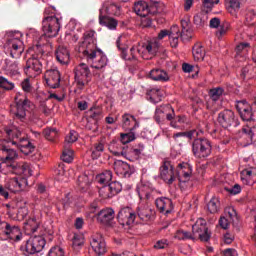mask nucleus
Masks as SVG:
<instances>
[{
    "mask_svg": "<svg viewBox=\"0 0 256 256\" xmlns=\"http://www.w3.org/2000/svg\"><path fill=\"white\" fill-rule=\"evenodd\" d=\"M97 32L86 30L82 36L83 41L78 47V52L84 55L87 63L93 69H103L107 67V56L97 48Z\"/></svg>",
    "mask_w": 256,
    "mask_h": 256,
    "instance_id": "1",
    "label": "nucleus"
},
{
    "mask_svg": "<svg viewBox=\"0 0 256 256\" xmlns=\"http://www.w3.org/2000/svg\"><path fill=\"white\" fill-rule=\"evenodd\" d=\"M11 147H13L11 140L4 139L0 146L1 169H7L8 173H12V175H29V165L25 162H15L19 155Z\"/></svg>",
    "mask_w": 256,
    "mask_h": 256,
    "instance_id": "2",
    "label": "nucleus"
},
{
    "mask_svg": "<svg viewBox=\"0 0 256 256\" xmlns=\"http://www.w3.org/2000/svg\"><path fill=\"white\" fill-rule=\"evenodd\" d=\"M199 133L196 130L189 132H178L173 135V139L177 140L178 137H188L194 139L192 142V153L197 159H207L211 155L212 146L207 138H196Z\"/></svg>",
    "mask_w": 256,
    "mask_h": 256,
    "instance_id": "3",
    "label": "nucleus"
},
{
    "mask_svg": "<svg viewBox=\"0 0 256 256\" xmlns=\"http://www.w3.org/2000/svg\"><path fill=\"white\" fill-rule=\"evenodd\" d=\"M34 50L35 54L26 61V66L24 68V73L27 77L31 78H35L43 73V62L41 60L43 59V55H45V51L41 47V44L36 45Z\"/></svg>",
    "mask_w": 256,
    "mask_h": 256,
    "instance_id": "4",
    "label": "nucleus"
},
{
    "mask_svg": "<svg viewBox=\"0 0 256 256\" xmlns=\"http://www.w3.org/2000/svg\"><path fill=\"white\" fill-rule=\"evenodd\" d=\"M45 247V238L43 236H34L30 238L24 246L20 247V251H22L23 255H35V253H41L43 248Z\"/></svg>",
    "mask_w": 256,
    "mask_h": 256,
    "instance_id": "5",
    "label": "nucleus"
},
{
    "mask_svg": "<svg viewBox=\"0 0 256 256\" xmlns=\"http://www.w3.org/2000/svg\"><path fill=\"white\" fill-rule=\"evenodd\" d=\"M135 218V212H133V210H131L129 207L120 209L117 215V220L120 226H116V229H118V231H121V229H124V231H129V229H131L135 223Z\"/></svg>",
    "mask_w": 256,
    "mask_h": 256,
    "instance_id": "6",
    "label": "nucleus"
},
{
    "mask_svg": "<svg viewBox=\"0 0 256 256\" xmlns=\"http://www.w3.org/2000/svg\"><path fill=\"white\" fill-rule=\"evenodd\" d=\"M61 29V23L59 22V18L55 16H47L42 21V31L44 33V37H57L59 35V31Z\"/></svg>",
    "mask_w": 256,
    "mask_h": 256,
    "instance_id": "7",
    "label": "nucleus"
},
{
    "mask_svg": "<svg viewBox=\"0 0 256 256\" xmlns=\"http://www.w3.org/2000/svg\"><path fill=\"white\" fill-rule=\"evenodd\" d=\"M15 103L16 111L14 112V117L15 119L24 121L27 117V111L33 107V103H31L26 96H23L20 93L16 94Z\"/></svg>",
    "mask_w": 256,
    "mask_h": 256,
    "instance_id": "8",
    "label": "nucleus"
},
{
    "mask_svg": "<svg viewBox=\"0 0 256 256\" xmlns=\"http://www.w3.org/2000/svg\"><path fill=\"white\" fill-rule=\"evenodd\" d=\"M75 82L79 89H85L89 82L91 81V71L87 64H79L75 70Z\"/></svg>",
    "mask_w": 256,
    "mask_h": 256,
    "instance_id": "9",
    "label": "nucleus"
},
{
    "mask_svg": "<svg viewBox=\"0 0 256 256\" xmlns=\"http://www.w3.org/2000/svg\"><path fill=\"white\" fill-rule=\"evenodd\" d=\"M4 131L11 145L19 147L20 150L25 149L26 147L31 145V142L29 140L25 139V137H21V131H19V129H17L16 127L5 128Z\"/></svg>",
    "mask_w": 256,
    "mask_h": 256,
    "instance_id": "10",
    "label": "nucleus"
},
{
    "mask_svg": "<svg viewBox=\"0 0 256 256\" xmlns=\"http://www.w3.org/2000/svg\"><path fill=\"white\" fill-rule=\"evenodd\" d=\"M192 233L194 239H200V241L205 243L211 239V233L209 232V228H207V221L203 218H199L192 226Z\"/></svg>",
    "mask_w": 256,
    "mask_h": 256,
    "instance_id": "11",
    "label": "nucleus"
},
{
    "mask_svg": "<svg viewBox=\"0 0 256 256\" xmlns=\"http://www.w3.org/2000/svg\"><path fill=\"white\" fill-rule=\"evenodd\" d=\"M218 123L224 129H229V127H238L239 120L235 117L233 111L224 110L218 114Z\"/></svg>",
    "mask_w": 256,
    "mask_h": 256,
    "instance_id": "12",
    "label": "nucleus"
},
{
    "mask_svg": "<svg viewBox=\"0 0 256 256\" xmlns=\"http://www.w3.org/2000/svg\"><path fill=\"white\" fill-rule=\"evenodd\" d=\"M236 109L243 121H254L253 108L251 104L245 100L238 101L236 104Z\"/></svg>",
    "mask_w": 256,
    "mask_h": 256,
    "instance_id": "13",
    "label": "nucleus"
},
{
    "mask_svg": "<svg viewBox=\"0 0 256 256\" xmlns=\"http://www.w3.org/2000/svg\"><path fill=\"white\" fill-rule=\"evenodd\" d=\"M113 219H115V211L112 208H106L98 213L97 220L102 225H107L108 227H113L114 231H119L117 226L113 224Z\"/></svg>",
    "mask_w": 256,
    "mask_h": 256,
    "instance_id": "14",
    "label": "nucleus"
},
{
    "mask_svg": "<svg viewBox=\"0 0 256 256\" xmlns=\"http://www.w3.org/2000/svg\"><path fill=\"white\" fill-rule=\"evenodd\" d=\"M160 177L168 185H173L175 181V167L171 165L170 161H164L163 165L160 167Z\"/></svg>",
    "mask_w": 256,
    "mask_h": 256,
    "instance_id": "15",
    "label": "nucleus"
},
{
    "mask_svg": "<svg viewBox=\"0 0 256 256\" xmlns=\"http://www.w3.org/2000/svg\"><path fill=\"white\" fill-rule=\"evenodd\" d=\"M133 10L139 17H147L149 14L155 15L157 13V6H151L149 8L147 2L138 1L134 3Z\"/></svg>",
    "mask_w": 256,
    "mask_h": 256,
    "instance_id": "16",
    "label": "nucleus"
},
{
    "mask_svg": "<svg viewBox=\"0 0 256 256\" xmlns=\"http://www.w3.org/2000/svg\"><path fill=\"white\" fill-rule=\"evenodd\" d=\"M7 44L10 48V55L12 59H19V57L23 55V51H25V46L23 45V41H21V39L10 38Z\"/></svg>",
    "mask_w": 256,
    "mask_h": 256,
    "instance_id": "17",
    "label": "nucleus"
},
{
    "mask_svg": "<svg viewBox=\"0 0 256 256\" xmlns=\"http://www.w3.org/2000/svg\"><path fill=\"white\" fill-rule=\"evenodd\" d=\"M114 171L116 175L120 177H124L125 179L131 177L132 174L135 173V167L127 164V162H123L118 160L114 162Z\"/></svg>",
    "mask_w": 256,
    "mask_h": 256,
    "instance_id": "18",
    "label": "nucleus"
},
{
    "mask_svg": "<svg viewBox=\"0 0 256 256\" xmlns=\"http://www.w3.org/2000/svg\"><path fill=\"white\" fill-rule=\"evenodd\" d=\"M90 245L97 256L107 253V244H105V239H103V235L101 234L94 235Z\"/></svg>",
    "mask_w": 256,
    "mask_h": 256,
    "instance_id": "19",
    "label": "nucleus"
},
{
    "mask_svg": "<svg viewBox=\"0 0 256 256\" xmlns=\"http://www.w3.org/2000/svg\"><path fill=\"white\" fill-rule=\"evenodd\" d=\"M45 81L51 89H57L61 85V73L59 70H47L45 73Z\"/></svg>",
    "mask_w": 256,
    "mask_h": 256,
    "instance_id": "20",
    "label": "nucleus"
},
{
    "mask_svg": "<svg viewBox=\"0 0 256 256\" xmlns=\"http://www.w3.org/2000/svg\"><path fill=\"white\" fill-rule=\"evenodd\" d=\"M176 175L179 183H187L191 179V175H193V169L188 163L179 164Z\"/></svg>",
    "mask_w": 256,
    "mask_h": 256,
    "instance_id": "21",
    "label": "nucleus"
},
{
    "mask_svg": "<svg viewBox=\"0 0 256 256\" xmlns=\"http://www.w3.org/2000/svg\"><path fill=\"white\" fill-rule=\"evenodd\" d=\"M156 207L160 213L169 215L173 211V201L167 197L156 199Z\"/></svg>",
    "mask_w": 256,
    "mask_h": 256,
    "instance_id": "22",
    "label": "nucleus"
},
{
    "mask_svg": "<svg viewBox=\"0 0 256 256\" xmlns=\"http://www.w3.org/2000/svg\"><path fill=\"white\" fill-rule=\"evenodd\" d=\"M138 49H141V57L148 53V55H155L159 49V44L155 41H147L138 45Z\"/></svg>",
    "mask_w": 256,
    "mask_h": 256,
    "instance_id": "23",
    "label": "nucleus"
},
{
    "mask_svg": "<svg viewBox=\"0 0 256 256\" xmlns=\"http://www.w3.org/2000/svg\"><path fill=\"white\" fill-rule=\"evenodd\" d=\"M168 37L171 47L175 49L179 45V37L183 39V32H181L179 26L174 25L168 30Z\"/></svg>",
    "mask_w": 256,
    "mask_h": 256,
    "instance_id": "24",
    "label": "nucleus"
},
{
    "mask_svg": "<svg viewBox=\"0 0 256 256\" xmlns=\"http://www.w3.org/2000/svg\"><path fill=\"white\" fill-rule=\"evenodd\" d=\"M21 237H23L21 229L18 228V226H11V224H9L8 230H6V234L3 238V241L7 239H11L12 241H21Z\"/></svg>",
    "mask_w": 256,
    "mask_h": 256,
    "instance_id": "25",
    "label": "nucleus"
},
{
    "mask_svg": "<svg viewBox=\"0 0 256 256\" xmlns=\"http://www.w3.org/2000/svg\"><path fill=\"white\" fill-rule=\"evenodd\" d=\"M117 47L122 51L123 58L126 61H137V59H139V56L141 57V48H135V46H133L130 49V55H127L125 54V48L121 47V43L119 41H117Z\"/></svg>",
    "mask_w": 256,
    "mask_h": 256,
    "instance_id": "26",
    "label": "nucleus"
},
{
    "mask_svg": "<svg viewBox=\"0 0 256 256\" xmlns=\"http://www.w3.org/2000/svg\"><path fill=\"white\" fill-rule=\"evenodd\" d=\"M55 55L58 63H61V65L69 64L71 56L69 54V50H67L66 47L59 46L55 52Z\"/></svg>",
    "mask_w": 256,
    "mask_h": 256,
    "instance_id": "27",
    "label": "nucleus"
},
{
    "mask_svg": "<svg viewBox=\"0 0 256 256\" xmlns=\"http://www.w3.org/2000/svg\"><path fill=\"white\" fill-rule=\"evenodd\" d=\"M138 217L142 221H153L155 219V211L149 207H141L138 209Z\"/></svg>",
    "mask_w": 256,
    "mask_h": 256,
    "instance_id": "28",
    "label": "nucleus"
},
{
    "mask_svg": "<svg viewBox=\"0 0 256 256\" xmlns=\"http://www.w3.org/2000/svg\"><path fill=\"white\" fill-rule=\"evenodd\" d=\"M25 231L28 233V235H31V233H37L40 227V222L37 221V218L33 217L27 220L24 226Z\"/></svg>",
    "mask_w": 256,
    "mask_h": 256,
    "instance_id": "29",
    "label": "nucleus"
},
{
    "mask_svg": "<svg viewBox=\"0 0 256 256\" xmlns=\"http://www.w3.org/2000/svg\"><path fill=\"white\" fill-rule=\"evenodd\" d=\"M109 149L111 153H113V155H116L117 157H119V155H122V157H127V150L121 142H112Z\"/></svg>",
    "mask_w": 256,
    "mask_h": 256,
    "instance_id": "30",
    "label": "nucleus"
},
{
    "mask_svg": "<svg viewBox=\"0 0 256 256\" xmlns=\"http://www.w3.org/2000/svg\"><path fill=\"white\" fill-rule=\"evenodd\" d=\"M150 79H153V81H169V74L161 69H153L150 71Z\"/></svg>",
    "mask_w": 256,
    "mask_h": 256,
    "instance_id": "31",
    "label": "nucleus"
},
{
    "mask_svg": "<svg viewBox=\"0 0 256 256\" xmlns=\"http://www.w3.org/2000/svg\"><path fill=\"white\" fill-rule=\"evenodd\" d=\"M194 61H203L205 59V48L201 43H196L192 48Z\"/></svg>",
    "mask_w": 256,
    "mask_h": 256,
    "instance_id": "32",
    "label": "nucleus"
},
{
    "mask_svg": "<svg viewBox=\"0 0 256 256\" xmlns=\"http://www.w3.org/2000/svg\"><path fill=\"white\" fill-rule=\"evenodd\" d=\"M23 179H20L18 177L11 178L7 184V187L9 191H12V193H17L23 189Z\"/></svg>",
    "mask_w": 256,
    "mask_h": 256,
    "instance_id": "33",
    "label": "nucleus"
},
{
    "mask_svg": "<svg viewBox=\"0 0 256 256\" xmlns=\"http://www.w3.org/2000/svg\"><path fill=\"white\" fill-rule=\"evenodd\" d=\"M4 71L11 73L12 75H17L19 73V63L15 59H6Z\"/></svg>",
    "mask_w": 256,
    "mask_h": 256,
    "instance_id": "34",
    "label": "nucleus"
},
{
    "mask_svg": "<svg viewBox=\"0 0 256 256\" xmlns=\"http://www.w3.org/2000/svg\"><path fill=\"white\" fill-rule=\"evenodd\" d=\"M99 23L108 29H117L118 22L116 19L109 16H99Z\"/></svg>",
    "mask_w": 256,
    "mask_h": 256,
    "instance_id": "35",
    "label": "nucleus"
},
{
    "mask_svg": "<svg viewBox=\"0 0 256 256\" xmlns=\"http://www.w3.org/2000/svg\"><path fill=\"white\" fill-rule=\"evenodd\" d=\"M111 179H113V172H111V170H105L96 177V180L100 183V185L109 184Z\"/></svg>",
    "mask_w": 256,
    "mask_h": 256,
    "instance_id": "36",
    "label": "nucleus"
},
{
    "mask_svg": "<svg viewBox=\"0 0 256 256\" xmlns=\"http://www.w3.org/2000/svg\"><path fill=\"white\" fill-rule=\"evenodd\" d=\"M55 175L58 179V181H67V179H69V174L67 172V170H65V165H59L56 169H55Z\"/></svg>",
    "mask_w": 256,
    "mask_h": 256,
    "instance_id": "37",
    "label": "nucleus"
},
{
    "mask_svg": "<svg viewBox=\"0 0 256 256\" xmlns=\"http://www.w3.org/2000/svg\"><path fill=\"white\" fill-rule=\"evenodd\" d=\"M103 151H105V144L102 141L95 143L92 150V159H99Z\"/></svg>",
    "mask_w": 256,
    "mask_h": 256,
    "instance_id": "38",
    "label": "nucleus"
},
{
    "mask_svg": "<svg viewBox=\"0 0 256 256\" xmlns=\"http://www.w3.org/2000/svg\"><path fill=\"white\" fill-rule=\"evenodd\" d=\"M142 153H143V146H139V148H132L130 149L129 152H127L126 159H130V161H137L139 157H141Z\"/></svg>",
    "mask_w": 256,
    "mask_h": 256,
    "instance_id": "39",
    "label": "nucleus"
},
{
    "mask_svg": "<svg viewBox=\"0 0 256 256\" xmlns=\"http://www.w3.org/2000/svg\"><path fill=\"white\" fill-rule=\"evenodd\" d=\"M207 13L208 12L201 10V12L196 14L194 16L195 25H197L198 27H203V25H205V23H207Z\"/></svg>",
    "mask_w": 256,
    "mask_h": 256,
    "instance_id": "40",
    "label": "nucleus"
},
{
    "mask_svg": "<svg viewBox=\"0 0 256 256\" xmlns=\"http://www.w3.org/2000/svg\"><path fill=\"white\" fill-rule=\"evenodd\" d=\"M43 135L47 141H55L57 137H59V133L55 128H46L43 131Z\"/></svg>",
    "mask_w": 256,
    "mask_h": 256,
    "instance_id": "41",
    "label": "nucleus"
},
{
    "mask_svg": "<svg viewBox=\"0 0 256 256\" xmlns=\"http://www.w3.org/2000/svg\"><path fill=\"white\" fill-rule=\"evenodd\" d=\"M99 195L102 199H111V197H115L109 185H104L99 189Z\"/></svg>",
    "mask_w": 256,
    "mask_h": 256,
    "instance_id": "42",
    "label": "nucleus"
},
{
    "mask_svg": "<svg viewBox=\"0 0 256 256\" xmlns=\"http://www.w3.org/2000/svg\"><path fill=\"white\" fill-rule=\"evenodd\" d=\"M224 92L225 90L222 87L213 88L209 91V96L212 101H219Z\"/></svg>",
    "mask_w": 256,
    "mask_h": 256,
    "instance_id": "43",
    "label": "nucleus"
},
{
    "mask_svg": "<svg viewBox=\"0 0 256 256\" xmlns=\"http://www.w3.org/2000/svg\"><path fill=\"white\" fill-rule=\"evenodd\" d=\"M209 213H217L219 211V198L213 197L207 205Z\"/></svg>",
    "mask_w": 256,
    "mask_h": 256,
    "instance_id": "44",
    "label": "nucleus"
},
{
    "mask_svg": "<svg viewBox=\"0 0 256 256\" xmlns=\"http://www.w3.org/2000/svg\"><path fill=\"white\" fill-rule=\"evenodd\" d=\"M0 87L1 89H5V91H13V89H15V84L13 82H9L7 78L0 76Z\"/></svg>",
    "mask_w": 256,
    "mask_h": 256,
    "instance_id": "45",
    "label": "nucleus"
},
{
    "mask_svg": "<svg viewBox=\"0 0 256 256\" xmlns=\"http://www.w3.org/2000/svg\"><path fill=\"white\" fill-rule=\"evenodd\" d=\"M65 149L62 152L61 159L65 163H71L73 161V150L67 148V145H64Z\"/></svg>",
    "mask_w": 256,
    "mask_h": 256,
    "instance_id": "46",
    "label": "nucleus"
},
{
    "mask_svg": "<svg viewBox=\"0 0 256 256\" xmlns=\"http://www.w3.org/2000/svg\"><path fill=\"white\" fill-rule=\"evenodd\" d=\"M181 25H182V39H191V30H189V22L187 20H182Z\"/></svg>",
    "mask_w": 256,
    "mask_h": 256,
    "instance_id": "47",
    "label": "nucleus"
},
{
    "mask_svg": "<svg viewBox=\"0 0 256 256\" xmlns=\"http://www.w3.org/2000/svg\"><path fill=\"white\" fill-rule=\"evenodd\" d=\"M78 187L82 189V191H86L89 188V176L82 175L78 177Z\"/></svg>",
    "mask_w": 256,
    "mask_h": 256,
    "instance_id": "48",
    "label": "nucleus"
},
{
    "mask_svg": "<svg viewBox=\"0 0 256 256\" xmlns=\"http://www.w3.org/2000/svg\"><path fill=\"white\" fill-rule=\"evenodd\" d=\"M106 11H107V13H109V15H121V6H119L115 3H110L106 7Z\"/></svg>",
    "mask_w": 256,
    "mask_h": 256,
    "instance_id": "49",
    "label": "nucleus"
},
{
    "mask_svg": "<svg viewBox=\"0 0 256 256\" xmlns=\"http://www.w3.org/2000/svg\"><path fill=\"white\" fill-rule=\"evenodd\" d=\"M170 111H172L173 113V108L171 107V105L166 104L164 106H160L156 109V117H164V115H166V113H169Z\"/></svg>",
    "mask_w": 256,
    "mask_h": 256,
    "instance_id": "50",
    "label": "nucleus"
},
{
    "mask_svg": "<svg viewBox=\"0 0 256 256\" xmlns=\"http://www.w3.org/2000/svg\"><path fill=\"white\" fill-rule=\"evenodd\" d=\"M214 4H219V0H203L202 11H204L205 13L211 12V9H213Z\"/></svg>",
    "mask_w": 256,
    "mask_h": 256,
    "instance_id": "51",
    "label": "nucleus"
},
{
    "mask_svg": "<svg viewBox=\"0 0 256 256\" xmlns=\"http://www.w3.org/2000/svg\"><path fill=\"white\" fill-rule=\"evenodd\" d=\"M131 141H135V133L130 132L126 134H121L120 143L125 146L127 143H131Z\"/></svg>",
    "mask_w": 256,
    "mask_h": 256,
    "instance_id": "52",
    "label": "nucleus"
},
{
    "mask_svg": "<svg viewBox=\"0 0 256 256\" xmlns=\"http://www.w3.org/2000/svg\"><path fill=\"white\" fill-rule=\"evenodd\" d=\"M108 187H110V191L112 192V195H117L118 193H121L123 186L118 181H114L108 184Z\"/></svg>",
    "mask_w": 256,
    "mask_h": 256,
    "instance_id": "53",
    "label": "nucleus"
},
{
    "mask_svg": "<svg viewBox=\"0 0 256 256\" xmlns=\"http://www.w3.org/2000/svg\"><path fill=\"white\" fill-rule=\"evenodd\" d=\"M161 97H163V94L160 89L154 88L150 90V99L155 103H159V101H161Z\"/></svg>",
    "mask_w": 256,
    "mask_h": 256,
    "instance_id": "54",
    "label": "nucleus"
},
{
    "mask_svg": "<svg viewBox=\"0 0 256 256\" xmlns=\"http://www.w3.org/2000/svg\"><path fill=\"white\" fill-rule=\"evenodd\" d=\"M27 215H29V210L27 207H20L16 214L17 221H23Z\"/></svg>",
    "mask_w": 256,
    "mask_h": 256,
    "instance_id": "55",
    "label": "nucleus"
},
{
    "mask_svg": "<svg viewBox=\"0 0 256 256\" xmlns=\"http://www.w3.org/2000/svg\"><path fill=\"white\" fill-rule=\"evenodd\" d=\"M48 256H65V252H63V248L54 246L50 249Z\"/></svg>",
    "mask_w": 256,
    "mask_h": 256,
    "instance_id": "56",
    "label": "nucleus"
},
{
    "mask_svg": "<svg viewBox=\"0 0 256 256\" xmlns=\"http://www.w3.org/2000/svg\"><path fill=\"white\" fill-rule=\"evenodd\" d=\"M83 237L79 235H74L73 240H72V247L73 249H79V247H83Z\"/></svg>",
    "mask_w": 256,
    "mask_h": 256,
    "instance_id": "57",
    "label": "nucleus"
},
{
    "mask_svg": "<svg viewBox=\"0 0 256 256\" xmlns=\"http://www.w3.org/2000/svg\"><path fill=\"white\" fill-rule=\"evenodd\" d=\"M138 193L140 199H151V190L148 187H142Z\"/></svg>",
    "mask_w": 256,
    "mask_h": 256,
    "instance_id": "58",
    "label": "nucleus"
},
{
    "mask_svg": "<svg viewBox=\"0 0 256 256\" xmlns=\"http://www.w3.org/2000/svg\"><path fill=\"white\" fill-rule=\"evenodd\" d=\"M21 87L25 93H31L33 91V86H31L29 78H26L21 82Z\"/></svg>",
    "mask_w": 256,
    "mask_h": 256,
    "instance_id": "59",
    "label": "nucleus"
},
{
    "mask_svg": "<svg viewBox=\"0 0 256 256\" xmlns=\"http://www.w3.org/2000/svg\"><path fill=\"white\" fill-rule=\"evenodd\" d=\"M9 223L7 222H0V240L3 241L5 239V235L7 231L9 230Z\"/></svg>",
    "mask_w": 256,
    "mask_h": 256,
    "instance_id": "60",
    "label": "nucleus"
},
{
    "mask_svg": "<svg viewBox=\"0 0 256 256\" xmlns=\"http://www.w3.org/2000/svg\"><path fill=\"white\" fill-rule=\"evenodd\" d=\"M131 119L133 121H135V116H131L129 114H124L122 116V123H123L124 129H127V127H129V125H131Z\"/></svg>",
    "mask_w": 256,
    "mask_h": 256,
    "instance_id": "61",
    "label": "nucleus"
},
{
    "mask_svg": "<svg viewBox=\"0 0 256 256\" xmlns=\"http://www.w3.org/2000/svg\"><path fill=\"white\" fill-rule=\"evenodd\" d=\"M141 25L143 28H149L153 25V19L151 17L142 16Z\"/></svg>",
    "mask_w": 256,
    "mask_h": 256,
    "instance_id": "62",
    "label": "nucleus"
},
{
    "mask_svg": "<svg viewBox=\"0 0 256 256\" xmlns=\"http://www.w3.org/2000/svg\"><path fill=\"white\" fill-rule=\"evenodd\" d=\"M77 141V135H75V131H70L69 135L65 138V145L67 147V144L75 143Z\"/></svg>",
    "mask_w": 256,
    "mask_h": 256,
    "instance_id": "63",
    "label": "nucleus"
},
{
    "mask_svg": "<svg viewBox=\"0 0 256 256\" xmlns=\"http://www.w3.org/2000/svg\"><path fill=\"white\" fill-rule=\"evenodd\" d=\"M227 31H229V24L228 23L222 24L220 26L219 31L217 32L218 39H221V37H223V35H225V33H227Z\"/></svg>",
    "mask_w": 256,
    "mask_h": 256,
    "instance_id": "64",
    "label": "nucleus"
}]
</instances>
